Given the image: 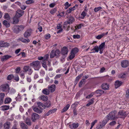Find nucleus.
<instances>
[{
    "instance_id": "1",
    "label": "nucleus",
    "mask_w": 129,
    "mask_h": 129,
    "mask_svg": "<svg viewBox=\"0 0 129 129\" xmlns=\"http://www.w3.org/2000/svg\"><path fill=\"white\" fill-rule=\"evenodd\" d=\"M37 104L38 107L40 108V109H39L37 107L34 108L33 107V110L34 112L37 113H41L42 112L43 109L45 108V106L43 104L40 102H37Z\"/></svg>"
},
{
    "instance_id": "2",
    "label": "nucleus",
    "mask_w": 129,
    "mask_h": 129,
    "mask_svg": "<svg viewBox=\"0 0 129 129\" xmlns=\"http://www.w3.org/2000/svg\"><path fill=\"white\" fill-rule=\"evenodd\" d=\"M60 53V51L59 50L57 49L55 50H52L50 54V57L51 58H52L55 56L58 57L59 56V55Z\"/></svg>"
},
{
    "instance_id": "3",
    "label": "nucleus",
    "mask_w": 129,
    "mask_h": 129,
    "mask_svg": "<svg viewBox=\"0 0 129 129\" xmlns=\"http://www.w3.org/2000/svg\"><path fill=\"white\" fill-rule=\"evenodd\" d=\"M24 28V27L23 25H16L14 29V32L16 33H18L20 31L23 30Z\"/></svg>"
},
{
    "instance_id": "4",
    "label": "nucleus",
    "mask_w": 129,
    "mask_h": 129,
    "mask_svg": "<svg viewBox=\"0 0 129 129\" xmlns=\"http://www.w3.org/2000/svg\"><path fill=\"white\" fill-rule=\"evenodd\" d=\"M0 88L3 91H8L9 89V86L8 84H3L1 85Z\"/></svg>"
},
{
    "instance_id": "5",
    "label": "nucleus",
    "mask_w": 129,
    "mask_h": 129,
    "mask_svg": "<svg viewBox=\"0 0 129 129\" xmlns=\"http://www.w3.org/2000/svg\"><path fill=\"white\" fill-rule=\"evenodd\" d=\"M30 66L33 67L34 68H39L40 66V62L38 61L33 62L30 63Z\"/></svg>"
},
{
    "instance_id": "6",
    "label": "nucleus",
    "mask_w": 129,
    "mask_h": 129,
    "mask_svg": "<svg viewBox=\"0 0 129 129\" xmlns=\"http://www.w3.org/2000/svg\"><path fill=\"white\" fill-rule=\"evenodd\" d=\"M23 70L25 72H28L29 75H31L33 72V70L29 66H26L24 67Z\"/></svg>"
},
{
    "instance_id": "7",
    "label": "nucleus",
    "mask_w": 129,
    "mask_h": 129,
    "mask_svg": "<svg viewBox=\"0 0 129 129\" xmlns=\"http://www.w3.org/2000/svg\"><path fill=\"white\" fill-rule=\"evenodd\" d=\"M68 51V49L66 47H64L62 49L61 53L63 55V58H65L66 57L65 55L67 54Z\"/></svg>"
},
{
    "instance_id": "8",
    "label": "nucleus",
    "mask_w": 129,
    "mask_h": 129,
    "mask_svg": "<svg viewBox=\"0 0 129 129\" xmlns=\"http://www.w3.org/2000/svg\"><path fill=\"white\" fill-rule=\"evenodd\" d=\"M121 65L123 68H125L129 66V61L127 60H124L121 62Z\"/></svg>"
},
{
    "instance_id": "9",
    "label": "nucleus",
    "mask_w": 129,
    "mask_h": 129,
    "mask_svg": "<svg viewBox=\"0 0 129 129\" xmlns=\"http://www.w3.org/2000/svg\"><path fill=\"white\" fill-rule=\"evenodd\" d=\"M39 118V116L37 113H33L31 115V119L33 122H35L36 120Z\"/></svg>"
},
{
    "instance_id": "10",
    "label": "nucleus",
    "mask_w": 129,
    "mask_h": 129,
    "mask_svg": "<svg viewBox=\"0 0 129 129\" xmlns=\"http://www.w3.org/2000/svg\"><path fill=\"white\" fill-rule=\"evenodd\" d=\"M24 11L22 10H18L17 11L15 15L18 17H20L24 14Z\"/></svg>"
},
{
    "instance_id": "11",
    "label": "nucleus",
    "mask_w": 129,
    "mask_h": 129,
    "mask_svg": "<svg viewBox=\"0 0 129 129\" xmlns=\"http://www.w3.org/2000/svg\"><path fill=\"white\" fill-rule=\"evenodd\" d=\"M106 117L108 119H109V120L110 119L114 120L116 118L114 114H112L111 113H109L107 116Z\"/></svg>"
},
{
    "instance_id": "12",
    "label": "nucleus",
    "mask_w": 129,
    "mask_h": 129,
    "mask_svg": "<svg viewBox=\"0 0 129 129\" xmlns=\"http://www.w3.org/2000/svg\"><path fill=\"white\" fill-rule=\"evenodd\" d=\"M32 31L31 29H27L24 33V36L25 37H27L30 36Z\"/></svg>"
},
{
    "instance_id": "13",
    "label": "nucleus",
    "mask_w": 129,
    "mask_h": 129,
    "mask_svg": "<svg viewBox=\"0 0 129 129\" xmlns=\"http://www.w3.org/2000/svg\"><path fill=\"white\" fill-rule=\"evenodd\" d=\"M11 56L8 55H5L3 56L1 58V61H2L3 62L5 61H6L9 59L11 58Z\"/></svg>"
},
{
    "instance_id": "14",
    "label": "nucleus",
    "mask_w": 129,
    "mask_h": 129,
    "mask_svg": "<svg viewBox=\"0 0 129 129\" xmlns=\"http://www.w3.org/2000/svg\"><path fill=\"white\" fill-rule=\"evenodd\" d=\"M56 86L54 85H52L49 87L48 89L49 91L51 92H54L55 90Z\"/></svg>"
},
{
    "instance_id": "15",
    "label": "nucleus",
    "mask_w": 129,
    "mask_h": 129,
    "mask_svg": "<svg viewBox=\"0 0 129 129\" xmlns=\"http://www.w3.org/2000/svg\"><path fill=\"white\" fill-rule=\"evenodd\" d=\"M19 18L15 15L13 18V23L14 24H17L19 21Z\"/></svg>"
},
{
    "instance_id": "16",
    "label": "nucleus",
    "mask_w": 129,
    "mask_h": 129,
    "mask_svg": "<svg viewBox=\"0 0 129 129\" xmlns=\"http://www.w3.org/2000/svg\"><path fill=\"white\" fill-rule=\"evenodd\" d=\"M102 88L104 90L108 89L109 85L107 83H103L101 86Z\"/></svg>"
},
{
    "instance_id": "17",
    "label": "nucleus",
    "mask_w": 129,
    "mask_h": 129,
    "mask_svg": "<svg viewBox=\"0 0 129 129\" xmlns=\"http://www.w3.org/2000/svg\"><path fill=\"white\" fill-rule=\"evenodd\" d=\"M122 82L121 81L117 80L116 81L115 84V88H117L120 87L122 84Z\"/></svg>"
},
{
    "instance_id": "18",
    "label": "nucleus",
    "mask_w": 129,
    "mask_h": 129,
    "mask_svg": "<svg viewBox=\"0 0 129 129\" xmlns=\"http://www.w3.org/2000/svg\"><path fill=\"white\" fill-rule=\"evenodd\" d=\"M3 24L7 28L9 27L10 26V22L6 20H4L3 21Z\"/></svg>"
},
{
    "instance_id": "19",
    "label": "nucleus",
    "mask_w": 129,
    "mask_h": 129,
    "mask_svg": "<svg viewBox=\"0 0 129 129\" xmlns=\"http://www.w3.org/2000/svg\"><path fill=\"white\" fill-rule=\"evenodd\" d=\"M87 12V10L86 9H84L83 11L81 14L80 18L81 19H83L86 15V12Z\"/></svg>"
},
{
    "instance_id": "20",
    "label": "nucleus",
    "mask_w": 129,
    "mask_h": 129,
    "mask_svg": "<svg viewBox=\"0 0 129 129\" xmlns=\"http://www.w3.org/2000/svg\"><path fill=\"white\" fill-rule=\"evenodd\" d=\"M10 123L7 122L5 123L4 124V127L5 129H9L10 127Z\"/></svg>"
},
{
    "instance_id": "21",
    "label": "nucleus",
    "mask_w": 129,
    "mask_h": 129,
    "mask_svg": "<svg viewBox=\"0 0 129 129\" xmlns=\"http://www.w3.org/2000/svg\"><path fill=\"white\" fill-rule=\"evenodd\" d=\"M79 125L78 123L76 124L75 123H73L72 124L69 125L70 127L72 129L78 127Z\"/></svg>"
},
{
    "instance_id": "22",
    "label": "nucleus",
    "mask_w": 129,
    "mask_h": 129,
    "mask_svg": "<svg viewBox=\"0 0 129 129\" xmlns=\"http://www.w3.org/2000/svg\"><path fill=\"white\" fill-rule=\"evenodd\" d=\"M25 123L28 125L30 126L31 125V121L29 118L27 117L25 121Z\"/></svg>"
},
{
    "instance_id": "23",
    "label": "nucleus",
    "mask_w": 129,
    "mask_h": 129,
    "mask_svg": "<svg viewBox=\"0 0 129 129\" xmlns=\"http://www.w3.org/2000/svg\"><path fill=\"white\" fill-rule=\"evenodd\" d=\"M109 120V119H108L106 117L104 119L102 122V126H104Z\"/></svg>"
},
{
    "instance_id": "24",
    "label": "nucleus",
    "mask_w": 129,
    "mask_h": 129,
    "mask_svg": "<svg viewBox=\"0 0 129 129\" xmlns=\"http://www.w3.org/2000/svg\"><path fill=\"white\" fill-rule=\"evenodd\" d=\"M74 21V17L72 16H70L67 22L68 24L72 23Z\"/></svg>"
},
{
    "instance_id": "25",
    "label": "nucleus",
    "mask_w": 129,
    "mask_h": 129,
    "mask_svg": "<svg viewBox=\"0 0 129 129\" xmlns=\"http://www.w3.org/2000/svg\"><path fill=\"white\" fill-rule=\"evenodd\" d=\"M70 106V105L69 104L67 105L62 110V112H64L66 111L69 109Z\"/></svg>"
},
{
    "instance_id": "26",
    "label": "nucleus",
    "mask_w": 129,
    "mask_h": 129,
    "mask_svg": "<svg viewBox=\"0 0 129 129\" xmlns=\"http://www.w3.org/2000/svg\"><path fill=\"white\" fill-rule=\"evenodd\" d=\"M19 39L22 42L24 43H28L30 42L29 40L28 39L26 40L23 39V38H21Z\"/></svg>"
},
{
    "instance_id": "27",
    "label": "nucleus",
    "mask_w": 129,
    "mask_h": 129,
    "mask_svg": "<svg viewBox=\"0 0 129 129\" xmlns=\"http://www.w3.org/2000/svg\"><path fill=\"white\" fill-rule=\"evenodd\" d=\"M20 126L22 129H27L28 128L27 125L24 123H21Z\"/></svg>"
},
{
    "instance_id": "28",
    "label": "nucleus",
    "mask_w": 129,
    "mask_h": 129,
    "mask_svg": "<svg viewBox=\"0 0 129 129\" xmlns=\"http://www.w3.org/2000/svg\"><path fill=\"white\" fill-rule=\"evenodd\" d=\"M41 99L45 101H47L48 100V97L47 96L43 95L40 97Z\"/></svg>"
},
{
    "instance_id": "29",
    "label": "nucleus",
    "mask_w": 129,
    "mask_h": 129,
    "mask_svg": "<svg viewBox=\"0 0 129 129\" xmlns=\"http://www.w3.org/2000/svg\"><path fill=\"white\" fill-rule=\"evenodd\" d=\"M50 91L49 89H45L43 90V92L46 95H48Z\"/></svg>"
},
{
    "instance_id": "30",
    "label": "nucleus",
    "mask_w": 129,
    "mask_h": 129,
    "mask_svg": "<svg viewBox=\"0 0 129 129\" xmlns=\"http://www.w3.org/2000/svg\"><path fill=\"white\" fill-rule=\"evenodd\" d=\"M104 92V91L102 90L98 89L96 90L95 93L97 94H100L101 95L103 94Z\"/></svg>"
},
{
    "instance_id": "31",
    "label": "nucleus",
    "mask_w": 129,
    "mask_h": 129,
    "mask_svg": "<svg viewBox=\"0 0 129 129\" xmlns=\"http://www.w3.org/2000/svg\"><path fill=\"white\" fill-rule=\"evenodd\" d=\"M94 100V99L92 98V99H91L90 101H89L88 102V103L87 104L86 106H89L90 105L92 104L93 103Z\"/></svg>"
},
{
    "instance_id": "32",
    "label": "nucleus",
    "mask_w": 129,
    "mask_h": 129,
    "mask_svg": "<svg viewBox=\"0 0 129 129\" xmlns=\"http://www.w3.org/2000/svg\"><path fill=\"white\" fill-rule=\"evenodd\" d=\"M4 18L7 20H9L10 19V17L8 13H6L5 14Z\"/></svg>"
},
{
    "instance_id": "33",
    "label": "nucleus",
    "mask_w": 129,
    "mask_h": 129,
    "mask_svg": "<svg viewBox=\"0 0 129 129\" xmlns=\"http://www.w3.org/2000/svg\"><path fill=\"white\" fill-rule=\"evenodd\" d=\"M11 98H7L4 101L5 104H8L11 101Z\"/></svg>"
},
{
    "instance_id": "34",
    "label": "nucleus",
    "mask_w": 129,
    "mask_h": 129,
    "mask_svg": "<svg viewBox=\"0 0 129 129\" xmlns=\"http://www.w3.org/2000/svg\"><path fill=\"white\" fill-rule=\"evenodd\" d=\"M105 46V42L102 43L99 46V50L103 49V48Z\"/></svg>"
},
{
    "instance_id": "35",
    "label": "nucleus",
    "mask_w": 129,
    "mask_h": 129,
    "mask_svg": "<svg viewBox=\"0 0 129 129\" xmlns=\"http://www.w3.org/2000/svg\"><path fill=\"white\" fill-rule=\"evenodd\" d=\"M9 107V106H4L2 107L1 109L3 110H8Z\"/></svg>"
},
{
    "instance_id": "36",
    "label": "nucleus",
    "mask_w": 129,
    "mask_h": 129,
    "mask_svg": "<svg viewBox=\"0 0 129 129\" xmlns=\"http://www.w3.org/2000/svg\"><path fill=\"white\" fill-rule=\"evenodd\" d=\"M78 51V49L77 48H75L72 49L71 52L75 54L77 53Z\"/></svg>"
},
{
    "instance_id": "37",
    "label": "nucleus",
    "mask_w": 129,
    "mask_h": 129,
    "mask_svg": "<svg viewBox=\"0 0 129 129\" xmlns=\"http://www.w3.org/2000/svg\"><path fill=\"white\" fill-rule=\"evenodd\" d=\"M14 77V76L12 75H10L7 76V79L8 80H10L13 78Z\"/></svg>"
},
{
    "instance_id": "38",
    "label": "nucleus",
    "mask_w": 129,
    "mask_h": 129,
    "mask_svg": "<svg viewBox=\"0 0 129 129\" xmlns=\"http://www.w3.org/2000/svg\"><path fill=\"white\" fill-rule=\"evenodd\" d=\"M105 35L104 33H103V34L98 35L96 37V38L98 39H101Z\"/></svg>"
},
{
    "instance_id": "39",
    "label": "nucleus",
    "mask_w": 129,
    "mask_h": 129,
    "mask_svg": "<svg viewBox=\"0 0 129 129\" xmlns=\"http://www.w3.org/2000/svg\"><path fill=\"white\" fill-rule=\"evenodd\" d=\"M99 47L97 46H95L94 48H93L91 50H95V52H98L99 51Z\"/></svg>"
},
{
    "instance_id": "40",
    "label": "nucleus",
    "mask_w": 129,
    "mask_h": 129,
    "mask_svg": "<svg viewBox=\"0 0 129 129\" xmlns=\"http://www.w3.org/2000/svg\"><path fill=\"white\" fill-rule=\"evenodd\" d=\"M70 54H71L69 57V58L70 59H72L74 57L75 54L72 52H71Z\"/></svg>"
},
{
    "instance_id": "41",
    "label": "nucleus",
    "mask_w": 129,
    "mask_h": 129,
    "mask_svg": "<svg viewBox=\"0 0 129 129\" xmlns=\"http://www.w3.org/2000/svg\"><path fill=\"white\" fill-rule=\"evenodd\" d=\"M83 74H80L76 78L75 81L76 82H78L79 81V79H80L81 77L82 76Z\"/></svg>"
},
{
    "instance_id": "42",
    "label": "nucleus",
    "mask_w": 129,
    "mask_h": 129,
    "mask_svg": "<svg viewBox=\"0 0 129 129\" xmlns=\"http://www.w3.org/2000/svg\"><path fill=\"white\" fill-rule=\"evenodd\" d=\"M34 3L33 0H29L26 2V3L27 4H30Z\"/></svg>"
},
{
    "instance_id": "43",
    "label": "nucleus",
    "mask_w": 129,
    "mask_h": 129,
    "mask_svg": "<svg viewBox=\"0 0 129 129\" xmlns=\"http://www.w3.org/2000/svg\"><path fill=\"white\" fill-rule=\"evenodd\" d=\"M49 55L48 54H47L45 55L44 56V59L43 60L44 61H47L48 58L49 57Z\"/></svg>"
},
{
    "instance_id": "44",
    "label": "nucleus",
    "mask_w": 129,
    "mask_h": 129,
    "mask_svg": "<svg viewBox=\"0 0 129 129\" xmlns=\"http://www.w3.org/2000/svg\"><path fill=\"white\" fill-rule=\"evenodd\" d=\"M76 8H74L73 7L69 9V10L67 11V12L68 13H70L72 11H73Z\"/></svg>"
},
{
    "instance_id": "45",
    "label": "nucleus",
    "mask_w": 129,
    "mask_h": 129,
    "mask_svg": "<svg viewBox=\"0 0 129 129\" xmlns=\"http://www.w3.org/2000/svg\"><path fill=\"white\" fill-rule=\"evenodd\" d=\"M40 22H39L38 24V29L40 32H41L42 31V26H40Z\"/></svg>"
},
{
    "instance_id": "46",
    "label": "nucleus",
    "mask_w": 129,
    "mask_h": 129,
    "mask_svg": "<svg viewBox=\"0 0 129 129\" xmlns=\"http://www.w3.org/2000/svg\"><path fill=\"white\" fill-rule=\"evenodd\" d=\"M104 126H102V124H100V125H98L96 127V128L97 129H101Z\"/></svg>"
},
{
    "instance_id": "47",
    "label": "nucleus",
    "mask_w": 129,
    "mask_h": 129,
    "mask_svg": "<svg viewBox=\"0 0 129 129\" xmlns=\"http://www.w3.org/2000/svg\"><path fill=\"white\" fill-rule=\"evenodd\" d=\"M116 122L115 121H113L111 122H110L109 124L111 126H113L116 124Z\"/></svg>"
},
{
    "instance_id": "48",
    "label": "nucleus",
    "mask_w": 129,
    "mask_h": 129,
    "mask_svg": "<svg viewBox=\"0 0 129 129\" xmlns=\"http://www.w3.org/2000/svg\"><path fill=\"white\" fill-rule=\"evenodd\" d=\"M73 37L74 39H79L80 38V36L78 35H74Z\"/></svg>"
},
{
    "instance_id": "49",
    "label": "nucleus",
    "mask_w": 129,
    "mask_h": 129,
    "mask_svg": "<svg viewBox=\"0 0 129 129\" xmlns=\"http://www.w3.org/2000/svg\"><path fill=\"white\" fill-rule=\"evenodd\" d=\"M57 109L56 108H54V109H53L52 110H50L49 112H48V113H54L56 111V110Z\"/></svg>"
},
{
    "instance_id": "50",
    "label": "nucleus",
    "mask_w": 129,
    "mask_h": 129,
    "mask_svg": "<svg viewBox=\"0 0 129 129\" xmlns=\"http://www.w3.org/2000/svg\"><path fill=\"white\" fill-rule=\"evenodd\" d=\"M50 37V35L49 34H48L45 35V38L47 39H48Z\"/></svg>"
},
{
    "instance_id": "51",
    "label": "nucleus",
    "mask_w": 129,
    "mask_h": 129,
    "mask_svg": "<svg viewBox=\"0 0 129 129\" xmlns=\"http://www.w3.org/2000/svg\"><path fill=\"white\" fill-rule=\"evenodd\" d=\"M102 8L100 7L95 8L94 9V11L95 12H96L98 11L99 10L102 9Z\"/></svg>"
},
{
    "instance_id": "52",
    "label": "nucleus",
    "mask_w": 129,
    "mask_h": 129,
    "mask_svg": "<svg viewBox=\"0 0 129 129\" xmlns=\"http://www.w3.org/2000/svg\"><path fill=\"white\" fill-rule=\"evenodd\" d=\"M0 95H1V99H3L4 100V97L5 96V94L4 93H0Z\"/></svg>"
},
{
    "instance_id": "53",
    "label": "nucleus",
    "mask_w": 129,
    "mask_h": 129,
    "mask_svg": "<svg viewBox=\"0 0 129 129\" xmlns=\"http://www.w3.org/2000/svg\"><path fill=\"white\" fill-rule=\"evenodd\" d=\"M126 97L127 98H129V89H127L126 91Z\"/></svg>"
},
{
    "instance_id": "54",
    "label": "nucleus",
    "mask_w": 129,
    "mask_h": 129,
    "mask_svg": "<svg viewBox=\"0 0 129 129\" xmlns=\"http://www.w3.org/2000/svg\"><path fill=\"white\" fill-rule=\"evenodd\" d=\"M40 73V75L42 76H43L45 74L44 71L43 70H41Z\"/></svg>"
},
{
    "instance_id": "55",
    "label": "nucleus",
    "mask_w": 129,
    "mask_h": 129,
    "mask_svg": "<svg viewBox=\"0 0 129 129\" xmlns=\"http://www.w3.org/2000/svg\"><path fill=\"white\" fill-rule=\"evenodd\" d=\"M125 77V74H121L120 75L119 77L122 78H123Z\"/></svg>"
},
{
    "instance_id": "56",
    "label": "nucleus",
    "mask_w": 129,
    "mask_h": 129,
    "mask_svg": "<svg viewBox=\"0 0 129 129\" xmlns=\"http://www.w3.org/2000/svg\"><path fill=\"white\" fill-rule=\"evenodd\" d=\"M20 8L22 10H24L26 8V6L24 5H20Z\"/></svg>"
},
{
    "instance_id": "57",
    "label": "nucleus",
    "mask_w": 129,
    "mask_h": 129,
    "mask_svg": "<svg viewBox=\"0 0 129 129\" xmlns=\"http://www.w3.org/2000/svg\"><path fill=\"white\" fill-rule=\"evenodd\" d=\"M97 122V120H95L93 122L91 123V126H92L93 127L94 125H95V123H96Z\"/></svg>"
},
{
    "instance_id": "58",
    "label": "nucleus",
    "mask_w": 129,
    "mask_h": 129,
    "mask_svg": "<svg viewBox=\"0 0 129 129\" xmlns=\"http://www.w3.org/2000/svg\"><path fill=\"white\" fill-rule=\"evenodd\" d=\"M62 75V74H61L57 75L55 76V79H57L58 78H60L61 76Z\"/></svg>"
},
{
    "instance_id": "59",
    "label": "nucleus",
    "mask_w": 129,
    "mask_h": 129,
    "mask_svg": "<svg viewBox=\"0 0 129 129\" xmlns=\"http://www.w3.org/2000/svg\"><path fill=\"white\" fill-rule=\"evenodd\" d=\"M94 93H92L90 95H88L86 97V98L87 99H89L94 94Z\"/></svg>"
},
{
    "instance_id": "60",
    "label": "nucleus",
    "mask_w": 129,
    "mask_h": 129,
    "mask_svg": "<svg viewBox=\"0 0 129 129\" xmlns=\"http://www.w3.org/2000/svg\"><path fill=\"white\" fill-rule=\"evenodd\" d=\"M65 13V12L64 11H63L62 12H61L60 13L58 14V16H63L64 15Z\"/></svg>"
},
{
    "instance_id": "61",
    "label": "nucleus",
    "mask_w": 129,
    "mask_h": 129,
    "mask_svg": "<svg viewBox=\"0 0 129 129\" xmlns=\"http://www.w3.org/2000/svg\"><path fill=\"white\" fill-rule=\"evenodd\" d=\"M62 27V25L60 24H58L57 25V29H60L62 28L61 27Z\"/></svg>"
},
{
    "instance_id": "62",
    "label": "nucleus",
    "mask_w": 129,
    "mask_h": 129,
    "mask_svg": "<svg viewBox=\"0 0 129 129\" xmlns=\"http://www.w3.org/2000/svg\"><path fill=\"white\" fill-rule=\"evenodd\" d=\"M55 4L54 3H52L50 4L49 5V7L51 8H53V7L55 6Z\"/></svg>"
},
{
    "instance_id": "63",
    "label": "nucleus",
    "mask_w": 129,
    "mask_h": 129,
    "mask_svg": "<svg viewBox=\"0 0 129 129\" xmlns=\"http://www.w3.org/2000/svg\"><path fill=\"white\" fill-rule=\"evenodd\" d=\"M20 70V68L19 67H17L16 69V72L17 73H18Z\"/></svg>"
},
{
    "instance_id": "64",
    "label": "nucleus",
    "mask_w": 129,
    "mask_h": 129,
    "mask_svg": "<svg viewBox=\"0 0 129 129\" xmlns=\"http://www.w3.org/2000/svg\"><path fill=\"white\" fill-rule=\"evenodd\" d=\"M16 124H14L12 127V129H18L16 127Z\"/></svg>"
}]
</instances>
